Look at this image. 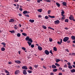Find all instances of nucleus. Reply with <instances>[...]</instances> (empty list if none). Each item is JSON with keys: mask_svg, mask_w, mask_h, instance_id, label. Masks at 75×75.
Instances as JSON below:
<instances>
[{"mask_svg": "<svg viewBox=\"0 0 75 75\" xmlns=\"http://www.w3.org/2000/svg\"><path fill=\"white\" fill-rule=\"evenodd\" d=\"M13 1L14 2L17 3L18 1V0H13Z\"/></svg>", "mask_w": 75, "mask_h": 75, "instance_id": "nucleus-50", "label": "nucleus"}, {"mask_svg": "<svg viewBox=\"0 0 75 75\" xmlns=\"http://www.w3.org/2000/svg\"><path fill=\"white\" fill-rule=\"evenodd\" d=\"M5 72L6 74H10V72H8V71H7V70H5Z\"/></svg>", "mask_w": 75, "mask_h": 75, "instance_id": "nucleus-26", "label": "nucleus"}, {"mask_svg": "<svg viewBox=\"0 0 75 75\" xmlns=\"http://www.w3.org/2000/svg\"><path fill=\"white\" fill-rule=\"evenodd\" d=\"M42 27L43 28L45 29V30H46V29H47V27L45 26L44 25H42Z\"/></svg>", "mask_w": 75, "mask_h": 75, "instance_id": "nucleus-17", "label": "nucleus"}, {"mask_svg": "<svg viewBox=\"0 0 75 75\" xmlns=\"http://www.w3.org/2000/svg\"><path fill=\"white\" fill-rule=\"evenodd\" d=\"M18 74H20V70H17L15 71V75H17Z\"/></svg>", "mask_w": 75, "mask_h": 75, "instance_id": "nucleus-7", "label": "nucleus"}, {"mask_svg": "<svg viewBox=\"0 0 75 75\" xmlns=\"http://www.w3.org/2000/svg\"><path fill=\"white\" fill-rule=\"evenodd\" d=\"M71 72H72V73L75 72V69H72V70L71 69Z\"/></svg>", "mask_w": 75, "mask_h": 75, "instance_id": "nucleus-19", "label": "nucleus"}, {"mask_svg": "<svg viewBox=\"0 0 75 75\" xmlns=\"http://www.w3.org/2000/svg\"><path fill=\"white\" fill-rule=\"evenodd\" d=\"M65 51H66L67 52H69V50H68V49H65Z\"/></svg>", "mask_w": 75, "mask_h": 75, "instance_id": "nucleus-56", "label": "nucleus"}, {"mask_svg": "<svg viewBox=\"0 0 75 75\" xmlns=\"http://www.w3.org/2000/svg\"><path fill=\"white\" fill-rule=\"evenodd\" d=\"M55 65H56V66H57V67H60V65L57 63H55Z\"/></svg>", "mask_w": 75, "mask_h": 75, "instance_id": "nucleus-30", "label": "nucleus"}, {"mask_svg": "<svg viewBox=\"0 0 75 75\" xmlns=\"http://www.w3.org/2000/svg\"><path fill=\"white\" fill-rule=\"evenodd\" d=\"M64 19H65V17H64V16L62 17L61 18L62 21H63V20H64Z\"/></svg>", "mask_w": 75, "mask_h": 75, "instance_id": "nucleus-39", "label": "nucleus"}, {"mask_svg": "<svg viewBox=\"0 0 75 75\" xmlns=\"http://www.w3.org/2000/svg\"><path fill=\"white\" fill-rule=\"evenodd\" d=\"M53 50L54 51H57V49L56 47H53Z\"/></svg>", "mask_w": 75, "mask_h": 75, "instance_id": "nucleus-21", "label": "nucleus"}, {"mask_svg": "<svg viewBox=\"0 0 75 75\" xmlns=\"http://www.w3.org/2000/svg\"><path fill=\"white\" fill-rule=\"evenodd\" d=\"M15 62L16 63H17V64H21V61L19 60H15Z\"/></svg>", "mask_w": 75, "mask_h": 75, "instance_id": "nucleus-8", "label": "nucleus"}, {"mask_svg": "<svg viewBox=\"0 0 75 75\" xmlns=\"http://www.w3.org/2000/svg\"><path fill=\"white\" fill-rule=\"evenodd\" d=\"M62 4H63V5H64V6H67V3L65 2H63L62 3Z\"/></svg>", "mask_w": 75, "mask_h": 75, "instance_id": "nucleus-16", "label": "nucleus"}, {"mask_svg": "<svg viewBox=\"0 0 75 75\" xmlns=\"http://www.w3.org/2000/svg\"><path fill=\"white\" fill-rule=\"evenodd\" d=\"M38 0L37 2L39 3H40V2H41V1H42V0Z\"/></svg>", "mask_w": 75, "mask_h": 75, "instance_id": "nucleus-38", "label": "nucleus"}, {"mask_svg": "<svg viewBox=\"0 0 75 75\" xmlns=\"http://www.w3.org/2000/svg\"><path fill=\"white\" fill-rule=\"evenodd\" d=\"M64 21L66 22V23H68L69 21V20H68V19H66Z\"/></svg>", "mask_w": 75, "mask_h": 75, "instance_id": "nucleus-24", "label": "nucleus"}, {"mask_svg": "<svg viewBox=\"0 0 75 75\" xmlns=\"http://www.w3.org/2000/svg\"><path fill=\"white\" fill-rule=\"evenodd\" d=\"M52 67L53 69H55V68H57V66H55V65H52Z\"/></svg>", "mask_w": 75, "mask_h": 75, "instance_id": "nucleus-13", "label": "nucleus"}, {"mask_svg": "<svg viewBox=\"0 0 75 75\" xmlns=\"http://www.w3.org/2000/svg\"><path fill=\"white\" fill-rule=\"evenodd\" d=\"M50 75H54V73H53V72H51L50 73Z\"/></svg>", "mask_w": 75, "mask_h": 75, "instance_id": "nucleus-55", "label": "nucleus"}, {"mask_svg": "<svg viewBox=\"0 0 75 75\" xmlns=\"http://www.w3.org/2000/svg\"><path fill=\"white\" fill-rule=\"evenodd\" d=\"M22 69H25V70H27L28 69V68H27V66H23L22 67Z\"/></svg>", "mask_w": 75, "mask_h": 75, "instance_id": "nucleus-6", "label": "nucleus"}, {"mask_svg": "<svg viewBox=\"0 0 75 75\" xmlns=\"http://www.w3.org/2000/svg\"><path fill=\"white\" fill-rule=\"evenodd\" d=\"M29 21L30 22V23H34V20H33V19H30L29 20Z\"/></svg>", "mask_w": 75, "mask_h": 75, "instance_id": "nucleus-14", "label": "nucleus"}, {"mask_svg": "<svg viewBox=\"0 0 75 75\" xmlns=\"http://www.w3.org/2000/svg\"><path fill=\"white\" fill-rule=\"evenodd\" d=\"M19 10H21V11H22L23 10V8H19Z\"/></svg>", "mask_w": 75, "mask_h": 75, "instance_id": "nucleus-63", "label": "nucleus"}, {"mask_svg": "<svg viewBox=\"0 0 75 75\" xmlns=\"http://www.w3.org/2000/svg\"><path fill=\"white\" fill-rule=\"evenodd\" d=\"M54 23L55 24H59L60 22L59 20H57L56 21H54Z\"/></svg>", "mask_w": 75, "mask_h": 75, "instance_id": "nucleus-4", "label": "nucleus"}, {"mask_svg": "<svg viewBox=\"0 0 75 75\" xmlns=\"http://www.w3.org/2000/svg\"><path fill=\"white\" fill-rule=\"evenodd\" d=\"M31 48H34V45H31Z\"/></svg>", "mask_w": 75, "mask_h": 75, "instance_id": "nucleus-51", "label": "nucleus"}, {"mask_svg": "<svg viewBox=\"0 0 75 75\" xmlns=\"http://www.w3.org/2000/svg\"><path fill=\"white\" fill-rule=\"evenodd\" d=\"M25 40L26 41H29L30 42H33V40L31 38H30V37L29 36H27L26 38H25Z\"/></svg>", "mask_w": 75, "mask_h": 75, "instance_id": "nucleus-1", "label": "nucleus"}, {"mask_svg": "<svg viewBox=\"0 0 75 75\" xmlns=\"http://www.w3.org/2000/svg\"><path fill=\"white\" fill-rule=\"evenodd\" d=\"M69 18L70 20H71L72 21L73 20L74 21H75V20L74 19V18L73 17V16H72V15H71L69 17Z\"/></svg>", "mask_w": 75, "mask_h": 75, "instance_id": "nucleus-2", "label": "nucleus"}, {"mask_svg": "<svg viewBox=\"0 0 75 75\" xmlns=\"http://www.w3.org/2000/svg\"><path fill=\"white\" fill-rule=\"evenodd\" d=\"M51 10H48V14H50V13H51Z\"/></svg>", "mask_w": 75, "mask_h": 75, "instance_id": "nucleus-41", "label": "nucleus"}, {"mask_svg": "<svg viewBox=\"0 0 75 75\" xmlns=\"http://www.w3.org/2000/svg\"><path fill=\"white\" fill-rule=\"evenodd\" d=\"M72 55H73V56H75V53H72Z\"/></svg>", "mask_w": 75, "mask_h": 75, "instance_id": "nucleus-60", "label": "nucleus"}, {"mask_svg": "<svg viewBox=\"0 0 75 75\" xmlns=\"http://www.w3.org/2000/svg\"><path fill=\"white\" fill-rule=\"evenodd\" d=\"M27 11H23V14H27Z\"/></svg>", "mask_w": 75, "mask_h": 75, "instance_id": "nucleus-28", "label": "nucleus"}, {"mask_svg": "<svg viewBox=\"0 0 75 75\" xmlns=\"http://www.w3.org/2000/svg\"><path fill=\"white\" fill-rule=\"evenodd\" d=\"M62 12H61V14L62 15H63V14H65V12H64V10H61Z\"/></svg>", "mask_w": 75, "mask_h": 75, "instance_id": "nucleus-20", "label": "nucleus"}, {"mask_svg": "<svg viewBox=\"0 0 75 75\" xmlns=\"http://www.w3.org/2000/svg\"><path fill=\"white\" fill-rule=\"evenodd\" d=\"M67 64L69 66H70L71 65V63L69 62L67 63Z\"/></svg>", "mask_w": 75, "mask_h": 75, "instance_id": "nucleus-42", "label": "nucleus"}, {"mask_svg": "<svg viewBox=\"0 0 75 75\" xmlns=\"http://www.w3.org/2000/svg\"><path fill=\"white\" fill-rule=\"evenodd\" d=\"M69 39V37H65L63 39V41L64 42H67Z\"/></svg>", "mask_w": 75, "mask_h": 75, "instance_id": "nucleus-3", "label": "nucleus"}, {"mask_svg": "<svg viewBox=\"0 0 75 75\" xmlns=\"http://www.w3.org/2000/svg\"><path fill=\"white\" fill-rule=\"evenodd\" d=\"M59 70H61V71H62V68H61L60 67H59Z\"/></svg>", "mask_w": 75, "mask_h": 75, "instance_id": "nucleus-54", "label": "nucleus"}, {"mask_svg": "<svg viewBox=\"0 0 75 75\" xmlns=\"http://www.w3.org/2000/svg\"><path fill=\"white\" fill-rule=\"evenodd\" d=\"M49 18H48V16H46L45 17V19H48Z\"/></svg>", "mask_w": 75, "mask_h": 75, "instance_id": "nucleus-37", "label": "nucleus"}, {"mask_svg": "<svg viewBox=\"0 0 75 75\" xmlns=\"http://www.w3.org/2000/svg\"><path fill=\"white\" fill-rule=\"evenodd\" d=\"M53 72H57V69H53Z\"/></svg>", "mask_w": 75, "mask_h": 75, "instance_id": "nucleus-33", "label": "nucleus"}, {"mask_svg": "<svg viewBox=\"0 0 75 75\" xmlns=\"http://www.w3.org/2000/svg\"><path fill=\"white\" fill-rule=\"evenodd\" d=\"M17 36L18 37H20V36H21V34L20 33H18L17 34Z\"/></svg>", "mask_w": 75, "mask_h": 75, "instance_id": "nucleus-31", "label": "nucleus"}, {"mask_svg": "<svg viewBox=\"0 0 75 75\" xmlns=\"http://www.w3.org/2000/svg\"><path fill=\"white\" fill-rule=\"evenodd\" d=\"M38 50H39V51H41L42 50V48L41 46H38Z\"/></svg>", "mask_w": 75, "mask_h": 75, "instance_id": "nucleus-10", "label": "nucleus"}, {"mask_svg": "<svg viewBox=\"0 0 75 75\" xmlns=\"http://www.w3.org/2000/svg\"><path fill=\"white\" fill-rule=\"evenodd\" d=\"M38 17H39V18H41L42 17V16H41V15H40L38 16Z\"/></svg>", "mask_w": 75, "mask_h": 75, "instance_id": "nucleus-61", "label": "nucleus"}, {"mask_svg": "<svg viewBox=\"0 0 75 75\" xmlns=\"http://www.w3.org/2000/svg\"><path fill=\"white\" fill-rule=\"evenodd\" d=\"M61 61V60H60V59H57L56 60V62L57 63L58 62H59V61Z\"/></svg>", "mask_w": 75, "mask_h": 75, "instance_id": "nucleus-34", "label": "nucleus"}, {"mask_svg": "<svg viewBox=\"0 0 75 75\" xmlns=\"http://www.w3.org/2000/svg\"><path fill=\"white\" fill-rule=\"evenodd\" d=\"M48 28H49V29H51V30H54V29L52 28L51 27H48Z\"/></svg>", "mask_w": 75, "mask_h": 75, "instance_id": "nucleus-44", "label": "nucleus"}, {"mask_svg": "<svg viewBox=\"0 0 75 75\" xmlns=\"http://www.w3.org/2000/svg\"><path fill=\"white\" fill-rule=\"evenodd\" d=\"M1 44H2L4 46H5V45H6V43H4V42L2 43Z\"/></svg>", "mask_w": 75, "mask_h": 75, "instance_id": "nucleus-57", "label": "nucleus"}, {"mask_svg": "<svg viewBox=\"0 0 75 75\" xmlns=\"http://www.w3.org/2000/svg\"><path fill=\"white\" fill-rule=\"evenodd\" d=\"M49 17H50V18H55V16H51L50 15H48Z\"/></svg>", "mask_w": 75, "mask_h": 75, "instance_id": "nucleus-15", "label": "nucleus"}, {"mask_svg": "<svg viewBox=\"0 0 75 75\" xmlns=\"http://www.w3.org/2000/svg\"><path fill=\"white\" fill-rule=\"evenodd\" d=\"M56 5H57V6H58V7H60V4H59L58 3H56Z\"/></svg>", "mask_w": 75, "mask_h": 75, "instance_id": "nucleus-27", "label": "nucleus"}, {"mask_svg": "<svg viewBox=\"0 0 75 75\" xmlns=\"http://www.w3.org/2000/svg\"><path fill=\"white\" fill-rule=\"evenodd\" d=\"M64 29H65V30H68V28H64Z\"/></svg>", "mask_w": 75, "mask_h": 75, "instance_id": "nucleus-62", "label": "nucleus"}, {"mask_svg": "<svg viewBox=\"0 0 75 75\" xmlns=\"http://www.w3.org/2000/svg\"><path fill=\"white\" fill-rule=\"evenodd\" d=\"M67 43H68V44H69V43H70V42H71V41H70V40H67Z\"/></svg>", "mask_w": 75, "mask_h": 75, "instance_id": "nucleus-52", "label": "nucleus"}, {"mask_svg": "<svg viewBox=\"0 0 75 75\" xmlns=\"http://www.w3.org/2000/svg\"><path fill=\"white\" fill-rule=\"evenodd\" d=\"M23 74H24V75H27V71H26V70H23Z\"/></svg>", "mask_w": 75, "mask_h": 75, "instance_id": "nucleus-9", "label": "nucleus"}, {"mask_svg": "<svg viewBox=\"0 0 75 75\" xmlns=\"http://www.w3.org/2000/svg\"><path fill=\"white\" fill-rule=\"evenodd\" d=\"M9 31L12 34H14V31L13 30L12 31Z\"/></svg>", "mask_w": 75, "mask_h": 75, "instance_id": "nucleus-35", "label": "nucleus"}, {"mask_svg": "<svg viewBox=\"0 0 75 75\" xmlns=\"http://www.w3.org/2000/svg\"><path fill=\"white\" fill-rule=\"evenodd\" d=\"M57 43L59 45H61V43L60 42H59V41H58Z\"/></svg>", "mask_w": 75, "mask_h": 75, "instance_id": "nucleus-47", "label": "nucleus"}, {"mask_svg": "<svg viewBox=\"0 0 75 75\" xmlns=\"http://www.w3.org/2000/svg\"><path fill=\"white\" fill-rule=\"evenodd\" d=\"M33 67L35 68H37L38 67V65H35L33 66Z\"/></svg>", "mask_w": 75, "mask_h": 75, "instance_id": "nucleus-32", "label": "nucleus"}, {"mask_svg": "<svg viewBox=\"0 0 75 75\" xmlns=\"http://www.w3.org/2000/svg\"><path fill=\"white\" fill-rule=\"evenodd\" d=\"M18 15L20 17H21V16H22V14L21 13H18Z\"/></svg>", "mask_w": 75, "mask_h": 75, "instance_id": "nucleus-58", "label": "nucleus"}, {"mask_svg": "<svg viewBox=\"0 0 75 75\" xmlns=\"http://www.w3.org/2000/svg\"><path fill=\"white\" fill-rule=\"evenodd\" d=\"M59 75H62V73L59 72Z\"/></svg>", "mask_w": 75, "mask_h": 75, "instance_id": "nucleus-59", "label": "nucleus"}, {"mask_svg": "<svg viewBox=\"0 0 75 75\" xmlns=\"http://www.w3.org/2000/svg\"><path fill=\"white\" fill-rule=\"evenodd\" d=\"M21 49H22V50H23L24 51H25V50H26V49L25 47H22L21 48Z\"/></svg>", "mask_w": 75, "mask_h": 75, "instance_id": "nucleus-36", "label": "nucleus"}, {"mask_svg": "<svg viewBox=\"0 0 75 75\" xmlns=\"http://www.w3.org/2000/svg\"><path fill=\"white\" fill-rule=\"evenodd\" d=\"M45 53L46 55H49V54H50V52H49V51L47 50H46L45 51Z\"/></svg>", "mask_w": 75, "mask_h": 75, "instance_id": "nucleus-5", "label": "nucleus"}, {"mask_svg": "<svg viewBox=\"0 0 75 75\" xmlns=\"http://www.w3.org/2000/svg\"><path fill=\"white\" fill-rule=\"evenodd\" d=\"M28 72L29 74H31V73H32V71H30V70H28Z\"/></svg>", "mask_w": 75, "mask_h": 75, "instance_id": "nucleus-40", "label": "nucleus"}, {"mask_svg": "<svg viewBox=\"0 0 75 75\" xmlns=\"http://www.w3.org/2000/svg\"><path fill=\"white\" fill-rule=\"evenodd\" d=\"M25 16L26 17H30V16H29V15L28 14H25Z\"/></svg>", "mask_w": 75, "mask_h": 75, "instance_id": "nucleus-45", "label": "nucleus"}, {"mask_svg": "<svg viewBox=\"0 0 75 75\" xmlns=\"http://www.w3.org/2000/svg\"><path fill=\"white\" fill-rule=\"evenodd\" d=\"M32 67H31V66H30L29 67V69H30V70H31V69H32Z\"/></svg>", "mask_w": 75, "mask_h": 75, "instance_id": "nucleus-53", "label": "nucleus"}, {"mask_svg": "<svg viewBox=\"0 0 75 75\" xmlns=\"http://www.w3.org/2000/svg\"><path fill=\"white\" fill-rule=\"evenodd\" d=\"M9 22V23H13V22H14V20L13 19H11Z\"/></svg>", "mask_w": 75, "mask_h": 75, "instance_id": "nucleus-11", "label": "nucleus"}, {"mask_svg": "<svg viewBox=\"0 0 75 75\" xmlns=\"http://www.w3.org/2000/svg\"><path fill=\"white\" fill-rule=\"evenodd\" d=\"M71 38L73 40H75V36H71Z\"/></svg>", "mask_w": 75, "mask_h": 75, "instance_id": "nucleus-12", "label": "nucleus"}, {"mask_svg": "<svg viewBox=\"0 0 75 75\" xmlns=\"http://www.w3.org/2000/svg\"><path fill=\"white\" fill-rule=\"evenodd\" d=\"M27 43H28V44L29 45V46H30L32 44V42H27Z\"/></svg>", "mask_w": 75, "mask_h": 75, "instance_id": "nucleus-29", "label": "nucleus"}, {"mask_svg": "<svg viewBox=\"0 0 75 75\" xmlns=\"http://www.w3.org/2000/svg\"><path fill=\"white\" fill-rule=\"evenodd\" d=\"M49 41L50 42H52V39L49 38Z\"/></svg>", "mask_w": 75, "mask_h": 75, "instance_id": "nucleus-46", "label": "nucleus"}, {"mask_svg": "<svg viewBox=\"0 0 75 75\" xmlns=\"http://www.w3.org/2000/svg\"><path fill=\"white\" fill-rule=\"evenodd\" d=\"M22 34L23 35L25 36H26L27 35V34L25 33H22Z\"/></svg>", "mask_w": 75, "mask_h": 75, "instance_id": "nucleus-22", "label": "nucleus"}, {"mask_svg": "<svg viewBox=\"0 0 75 75\" xmlns=\"http://www.w3.org/2000/svg\"><path fill=\"white\" fill-rule=\"evenodd\" d=\"M68 67L69 68V69H72V66L70 65V66H68Z\"/></svg>", "mask_w": 75, "mask_h": 75, "instance_id": "nucleus-25", "label": "nucleus"}, {"mask_svg": "<svg viewBox=\"0 0 75 75\" xmlns=\"http://www.w3.org/2000/svg\"><path fill=\"white\" fill-rule=\"evenodd\" d=\"M1 50L2 51H5V48L4 47H2L1 49Z\"/></svg>", "mask_w": 75, "mask_h": 75, "instance_id": "nucleus-23", "label": "nucleus"}, {"mask_svg": "<svg viewBox=\"0 0 75 75\" xmlns=\"http://www.w3.org/2000/svg\"><path fill=\"white\" fill-rule=\"evenodd\" d=\"M73 43L75 44V40L73 41Z\"/></svg>", "mask_w": 75, "mask_h": 75, "instance_id": "nucleus-64", "label": "nucleus"}, {"mask_svg": "<svg viewBox=\"0 0 75 75\" xmlns=\"http://www.w3.org/2000/svg\"><path fill=\"white\" fill-rule=\"evenodd\" d=\"M42 8L39 9L37 10V11H39V12H40V13H41V12H42Z\"/></svg>", "mask_w": 75, "mask_h": 75, "instance_id": "nucleus-18", "label": "nucleus"}, {"mask_svg": "<svg viewBox=\"0 0 75 75\" xmlns=\"http://www.w3.org/2000/svg\"><path fill=\"white\" fill-rule=\"evenodd\" d=\"M52 55H53V53H52V50H50L49 52Z\"/></svg>", "mask_w": 75, "mask_h": 75, "instance_id": "nucleus-43", "label": "nucleus"}, {"mask_svg": "<svg viewBox=\"0 0 75 75\" xmlns=\"http://www.w3.org/2000/svg\"><path fill=\"white\" fill-rule=\"evenodd\" d=\"M64 68H67V67H68V66H67V65L66 64H64Z\"/></svg>", "mask_w": 75, "mask_h": 75, "instance_id": "nucleus-48", "label": "nucleus"}, {"mask_svg": "<svg viewBox=\"0 0 75 75\" xmlns=\"http://www.w3.org/2000/svg\"><path fill=\"white\" fill-rule=\"evenodd\" d=\"M44 1H46L47 2H51L50 0H44Z\"/></svg>", "mask_w": 75, "mask_h": 75, "instance_id": "nucleus-49", "label": "nucleus"}]
</instances>
